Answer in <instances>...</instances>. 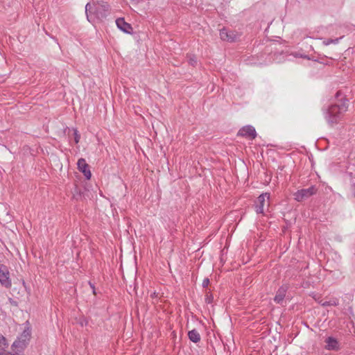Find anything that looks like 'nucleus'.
Returning a JSON list of instances; mask_svg holds the SVG:
<instances>
[{
    "label": "nucleus",
    "mask_w": 355,
    "mask_h": 355,
    "mask_svg": "<svg viewBox=\"0 0 355 355\" xmlns=\"http://www.w3.org/2000/svg\"><path fill=\"white\" fill-rule=\"evenodd\" d=\"M347 100H344L340 104H334L324 111V118L330 125L338 123L347 111Z\"/></svg>",
    "instance_id": "f257e3e1"
},
{
    "label": "nucleus",
    "mask_w": 355,
    "mask_h": 355,
    "mask_svg": "<svg viewBox=\"0 0 355 355\" xmlns=\"http://www.w3.org/2000/svg\"><path fill=\"white\" fill-rule=\"evenodd\" d=\"M110 5L105 1H99L93 6L87 3L85 6V14L89 21L90 17L94 15L98 19H105L109 14Z\"/></svg>",
    "instance_id": "f03ea898"
},
{
    "label": "nucleus",
    "mask_w": 355,
    "mask_h": 355,
    "mask_svg": "<svg viewBox=\"0 0 355 355\" xmlns=\"http://www.w3.org/2000/svg\"><path fill=\"white\" fill-rule=\"evenodd\" d=\"M269 199V193H263L257 198V200L254 202V208L257 214H264L265 208H268L270 205Z\"/></svg>",
    "instance_id": "7ed1b4c3"
},
{
    "label": "nucleus",
    "mask_w": 355,
    "mask_h": 355,
    "mask_svg": "<svg viewBox=\"0 0 355 355\" xmlns=\"http://www.w3.org/2000/svg\"><path fill=\"white\" fill-rule=\"evenodd\" d=\"M318 189L315 186H311L307 189H302L297 191L295 194V200L301 202L316 193Z\"/></svg>",
    "instance_id": "20e7f679"
},
{
    "label": "nucleus",
    "mask_w": 355,
    "mask_h": 355,
    "mask_svg": "<svg viewBox=\"0 0 355 355\" xmlns=\"http://www.w3.org/2000/svg\"><path fill=\"white\" fill-rule=\"evenodd\" d=\"M220 37L223 41L234 42L240 37V35L234 31H228L227 28H223L220 30Z\"/></svg>",
    "instance_id": "39448f33"
},
{
    "label": "nucleus",
    "mask_w": 355,
    "mask_h": 355,
    "mask_svg": "<svg viewBox=\"0 0 355 355\" xmlns=\"http://www.w3.org/2000/svg\"><path fill=\"white\" fill-rule=\"evenodd\" d=\"M237 136L243 137L250 139H254L257 137L255 128L250 125L242 127L238 132Z\"/></svg>",
    "instance_id": "423d86ee"
},
{
    "label": "nucleus",
    "mask_w": 355,
    "mask_h": 355,
    "mask_svg": "<svg viewBox=\"0 0 355 355\" xmlns=\"http://www.w3.org/2000/svg\"><path fill=\"white\" fill-rule=\"evenodd\" d=\"M77 165L78 170L84 174L87 180H89L91 178L92 174L89 165L87 164L85 159L83 158L79 159L78 160Z\"/></svg>",
    "instance_id": "0eeeda50"
},
{
    "label": "nucleus",
    "mask_w": 355,
    "mask_h": 355,
    "mask_svg": "<svg viewBox=\"0 0 355 355\" xmlns=\"http://www.w3.org/2000/svg\"><path fill=\"white\" fill-rule=\"evenodd\" d=\"M324 342L326 343L325 348L327 350L338 351L340 348L338 340L332 336L327 337Z\"/></svg>",
    "instance_id": "6e6552de"
},
{
    "label": "nucleus",
    "mask_w": 355,
    "mask_h": 355,
    "mask_svg": "<svg viewBox=\"0 0 355 355\" xmlns=\"http://www.w3.org/2000/svg\"><path fill=\"white\" fill-rule=\"evenodd\" d=\"M116 24L123 32L128 34H131L132 33V27L130 24L125 21L123 18H118L116 20Z\"/></svg>",
    "instance_id": "1a4fd4ad"
},
{
    "label": "nucleus",
    "mask_w": 355,
    "mask_h": 355,
    "mask_svg": "<svg viewBox=\"0 0 355 355\" xmlns=\"http://www.w3.org/2000/svg\"><path fill=\"white\" fill-rule=\"evenodd\" d=\"M288 287L286 286H282L277 291L276 295L274 297V301L277 304H282L285 298Z\"/></svg>",
    "instance_id": "9d476101"
},
{
    "label": "nucleus",
    "mask_w": 355,
    "mask_h": 355,
    "mask_svg": "<svg viewBox=\"0 0 355 355\" xmlns=\"http://www.w3.org/2000/svg\"><path fill=\"white\" fill-rule=\"evenodd\" d=\"M26 345V343L17 338V339L12 343L11 349L12 352H17L19 354H20L23 352Z\"/></svg>",
    "instance_id": "9b49d317"
},
{
    "label": "nucleus",
    "mask_w": 355,
    "mask_h": 355,
    "mask_svg": "<svg viewBox=\"0 0 355 355\" xmlns=\"http://www.w3.org/2000/svg\"><path fill=\"white\" fill-rule=\"evenodd\" d=\"M0 282L6 288H9L11 286V282L9 278V272L8 271H3L0 269Z\"/></svg>",
    "instance_id": "f8f14e48"
},
{
    "label": "nucleus",
    "mask_w": 355,
    "mask_h": 355,
    "mask_svg": "<svg viewBox=\"0 0 355 355\" xmlns=\"http://www.w3.org/2000/svg\"><path fill=\"white\" fill-rule=\"evenodd\" d=\"M188 337L191 341L197 343L200 340V335L196 329H192L188 332Z\"/></svg>",
    "instance_id": "ddd939ff"
},
{
    "label": "nucleus",
    "mask_w": 355,
    "mask_h": 355,
    "mask_svg": "<svg viewBox=\"0 0 355 355\" xmlns=\"http://www.w3.org/2000/svg\"><path fill=\"white\" fill-rule=\"evenodd\" d=\"M320 304L322 306H336L339 304V300L338 298L333 297L331 298L329 300L321 302Z\"/></svg>",
    "instance_id": "4468645a"
},
{
    "label": "nucleus",
    "mask_w": 355,
    "mask_h": 355,
    "mask_svg": "<svg viewBox=\"0 0 355 355\" xmlns=\"http://www.w3.org/2000/svg\"><path fill=\"white\" fill-rule=\"evenodd\" d=\"M30 338H31V331L28 329H25L22 333L20 335L19 337H18V338H19L20 340H21L22 341L28 344V342L30 340Z\"/></svg>",
    "instance_id": "2eb2a0df"
},
{
    "label": "nucleus",
    "mask_w": 355,
    "mask_h": 355,
    "mask_svg": "<svg viewBox=\"0 0 355 355\" xmlns=\"http://www.w3.org/2000/svg\"><path fill=\"white\" fill-rule=\"evenodd\" d=\"M343 37H338V38H336V39H327V40H325L323 41V44L324 46H328L331 44H336L339 42L340 40Z\"/></svg>",
    "instance_id": "dca6fc26"
},
{
    "label": "nucleus",
    "mask_w": 355,
    "mask_h": 355,
    "mask_svg": "<svg viewBox=\"0 0 355 355\" xmlns=\"http://www.w3.org/2000/svg\"><path fill=\"white\" fill-rule=\"evenodd\" d=\"M214 300V296L210 291H206L205 301L207 304H211Z\"/></svg>",
    "instance_id": "f3484780"
},
{
    "label": "nucleus",
    "mask_w": 355,
    "mask_h": 355,
    "mask_svg": "<svg viewBox=\"0 0 355 355\" xmlns=\"http://www.w3.org/2000/svg\"><path fill=\"white\" fill-rule=\"evenodd\" d=\"M73 135H74V141L76 144H78L80 139V135L76 129H74V130H73Z\"/></svg>",
    "instance_id": "a211bd4d"
},
{
    "label": "nucleus",
    "mask_w": 355,
    "mask_h": 355,
    "mask_svg": "<svg viewBox=\"0 0 355 355\" xmlns=\"http://www.w3.org/2000/svg\"><path fill=\"white\" fill-rule=\"evenodd\" d=\"M80 197H81L80 190L78 187H76L74 189V192H73V198H75L78 200Z\"/></svg>",
    "instance_id": "6ab92c4d"
},
{
    "label": "nucleus",
    "mask_w": 355,
    "mask_h": 355,
    "mask_svg": "<svg viewBox=\"0 0 355 355\" xmlns=\"http://www.w3.org/2000/svg\"><path fill=\"white\" fill-rule=\"evenodd\" d=\"M189 63L192 65V66H195L197 63V58L196 56L193 55V56H191L189 59Z\"/></svg>",
    "instance_id": "aec40b11"
},
{
    "label": "nucleus",
    "mask_w": 355,
    "mask_h": 355,
    "mask_svg": "<svg viewBox=\"0 0 355 355\" xmlns=\"http://www.w3.org/2000/svg\"><path fill=\"white\" fill-rule=\"evenodd\" d=\"M7 345L6 338L0 334V347L6 346Z\"/></svg>",
    "instance_id": "412c9836"
},
{
    "label": "nucleus",
    "mask_w": 355,
    "mask_h": 355,
    "mask_svg": "<svg viewBox=\"0 0 355 355\" xmlns=\"http://www.w3.org/2000/svg\"><path fill=\"white\" fill-rule=\"evenodd\" d=\"M17 354H18L17 352H6L5 350H2L0 352V355H17Z\"/></svg>",
    "instance_id": "4be33fe9"
},
{
    "label": "nucleus",
    "mask_w": 355,
    "mask_h": 355,
    "mask_svg": "<svg viewBox=\"0 0 355 355\" xmlns=\"http://www.w3.org/2000/svg\"><path fill=\"white\" fill-rule=\"evenodd\" d=\"M209 284V279L208 278L204 279V280L202 281V287L206 288L208 286Z\"/></svg>",
    "instance_id": "5701e85b"
},
{
    "label": "nucleus",
    "mask_w": 355,
    "mask_h": 355,
    "mask_svg": "<svg viewBox=\"0 0 355 355\" xmlns=\"http://www.w3.org/2000/svg\"><path fill=\"white\" fill-rule=\"evenodd\" d=\"M352 189L353 196L355 198V183L352 184Z\"/></svg>",
    "instance_id": "b1692460"
},
{
    "label": "nucleus",
    "mask_w": 355,
    "mask_h": 355,
    "mask_svg": "<svg viewBox=\"0 0 355 355\" xmlns=\"http://www.w3.org/2000/svg\"><path fill=\"white\" fill-rule=\"evenodd\" d=\"M89 285H90V286H91V288H92V289L93 293H94V295H96V290H95L94 285V284H92L91 282H89Z\"/></svg>",
    "instance_id": "393cba45"
},
{
    "label": "nucleus",
    "mask_w": 355,
    "mask_h": 355,
    "mask_svg": "<svg viewBox=\"0 0 355 355\" xmlns=\"http://www.w3.org/2000/svg\"><path fill=\"white\" fill-rule=\"evenodd\" d=\"M301 57H302V58H308V59H309V58L307 56H306V55H304V56L301 55Z\"/></svg>",
    "instance_id": "a878e982"
},
{
    "label": "nucleus",
    "mask_w": 355,
    "mask_h": 355,
    "mask_svg": "<svg viewBox=\"0 0 355 355\" xmlns=\"http://www.w3.org/2000/svg\"><path fill=\"white\" fill-rule=\"evenodd\" d=\"M339 95H340V92H338L336 93V97H338V96H339Z\"/></svg>",
    "instance_id": "bb28decb"
}]
</instances>
